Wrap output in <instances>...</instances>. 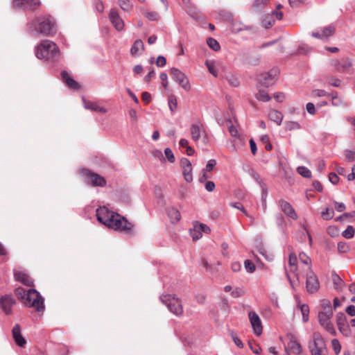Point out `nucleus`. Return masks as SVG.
<instances>
[{"label": "nucleus", "instance_id": "nucleus-4", "mask_svg": "<svg viewBox=\"0 0 355 355\" xmlns=\"http://www.w3.org/2000/svg\"><path fill=\"white\" fill-rule=\"evenodd\" d=\"M32 35L36 37L53 36L57 32L55 24H32L29 28Z\"/></svg>", "mask_w": 355, "mask_h": 355}, {"label": "nucleus", "instance_id": "nucleus-26", "mask_svg": "<svg viewBox=\"0 0 355 355\" xmlns=\"http://www.w3.org/2000/svg\"><path fill=\"white\" fill-rule=\"evenodd\" d=\"M288 264L291 267V271L295 273V276L299 279V273L297 272V257L294 253H291L288 258Z\"/></svg>", "mask_w": 355, "mask_h": 355}, {"label": "nucleus", "instance_id": "nucleus-57", "mask_svg": "<svg viewBox=\"0 0 355 355\" xmlns=\"http://www.w3.org/2000/svg\"><path fill=\"white\" fill-rule=\"evenodd\" d=\"M327 232L331 237H335L338 235V229L335 226H329Z\"/></svg>", "mask_w": 355, "mask_h": 355}, {"label": "nucleus", "instance_id": "nucleus-11", "mask_svg": "<svg viewBox=\"0 0 355 355\" xmlns=\"http://www.w3.org/2000/svg\"><path fill=\"white\" fill-rule=\"evenodd\" d=\"M40 0H13L12 7L15 9L35 10L39 8Z\"/></svg>", "mask_w": 355, "mask_h": 355}, {"label": "nucleus", "instance_id": "nucleus-61", "mask_svg": "<svg viewBox=\"0 0 355 355\" xmlns=\"http://www.w3.org/2000/svg\"><path fill=\"white\" fill-rule=\"evenodd\" d=\"M231 31L234 33H237L242 31L243 28L241 26L242 24H231Z\"/></svg>", "mask_w": 355, "mask_h": 355}, {"label": "nucleus", "instance_id": "nucleus-34", "mask_svg": "<svg viewBox=\"0 0 355 355\" xmlns=\"http://www.w3.org/2000/svg\"><path fill=\"white\" fill-rule=\"evenodd\" d=\"M142 14L148 21H158L159 19V15L155 11L144 10Z\"/></svg>", "mask_w": 355, "mask_h": 355}, {"label": "nucleus", "instance_id": "nucleus-22", "mask_svg": "<svg viewBox=\"0 0 355 355\" xmlns=\"http://www.w3.org/2000/svg\"><path fill=\"white\" fill-rule=\"evenodd\" d=\"M295 299L297 301V306L300 308L302 315V320L304 322H307L309 319V307L306 304H301L298 297H295Z\"/></svg>", "mask_w": 355, "mask_h": 355}, {"label": "nucleus", "instance_id": "nucleus-32", "mask_svg": "<svg viewBox=\"0 0 355 355\" xmlns=\"http://www.w3.org/2000/svg\"><path fill=\"white\" fill-rule=\"evenodd\" d=\"M200 226L198 225V222L193 223V227L190 230V235L193 240H198L202 237V233L200 230Z\"/></svg>", "mask_w": 355, "mask_h": 355}, {"label": "nucleus", "instance_id": "nucleus-43", "mask_svg": "<svg viewBox=\"0 0 355 355\" xmlns=\"http://www.w3.org/2000/svg\"><path fill=\"white\" fill-rule=\"evenodd\" d=\"M337 326H344L346 324V316L343 313H338L336 315Z\"/></svg>", "mask_w": 355, "mask_h": 355}, {"label": "nucleus", "instance_id": "nucleus-51", "mask_svg": "<svg viewBox=\"0 0 355 355\" xmlns=\"http://www.w3.org/2000/svg\"><path fill=\"white\" fill-rule=\"evenodd\" d=\"M164 153H165V155L167 157L168 160L171 163H173L175 162V157H174V155H173L172 150H171V148H165Z\"/></svg>", "mask_w": 355, "mask_h": 355}, {"label": "nucleus", "instance_id": "nucleus-41", "mask_svg": "<svg viewBox=\"0 0 355 355\" xmlns=\"http://www.w3.org/2000/svg\"><path fill=\"white\" fill-rule=\"evenodd\" d=\"M334 216V211L332 209L326 208L321 213V216L324 220H328L331 219Z\"/></svg>", "mask_w": 355, "mask_h": 355}, {"label": "nucleus", "instance_id": "nucleus-14", "mask_svg": "<svg viewBox=\"0 0 355 355\" xmlns=\"http://www.w3.org/2000/svg\"><path fill=\"white\" fill-rule=\"evenodd\" d=\"M16 301L11 295H6L1 297V307L6 315L12 313V308L15 304Z\"/></svg>", "mask_w": 355, "mask_h": 355}, {"label": "nucleus", "instance_id": "nucleus-27", "mask_svg": "<svg viewBox=\"0 0 355 355\" xmlns=\"http://www.w3.org/2000/svg\"><path fill=\"white\" fill-rule=\"evenodd\" d=\"M191 134L194 141H198L201 136V128L199 123H193L191 127Z\"/></svg>", "mask_w": 355, "mask_h": 355}, {"label": "nucleus", "instance_id": "nucleus-12", "mask_svg": "<svg viewBox=\"0 0 355 355\" xmlns=\"http://www.w3.org/2000/svg\"><path fill=\"white\" fill-rule=\"evenodd\" d=\"M331 65L338 72H349L353 64L349 58H343L340 60H333Z\"/></svg>", "mask_w": 355, "mask_h": 355}, {"label": "nucleus", "instance_id": "nucleus-54", "mask_svg": "<svg viewBox=\"0 0 355 355\" xmlns=\"http://www.w3.org/2000/svg\"><path fill=\"white\" fill-rule=\"evenodd\" d=\"M286 128L288 130H298L300 128V125L299 123L295 121H290L286 123Z\"/></svg>", "mask_w": 355, "mask_h": 355}, {"label": "nucleus", "instance_id": "nucleus-35", "mask_svg": "<svg viewBox=\"0 0 355 355\" xmlns=\"http://www.w3.org/2000/svg\"><path fill=\"white\" fill-rule=\"evenodd\" d=\"M255 96L258 101L263 102L269 101L270 99L269 94L265 90H262L261 89H259V91L256 94Z\"/></svg>", "mask_w": 355, "mask_h": 355}, {"label": "nucleus", "instance_id": "nucleus-10", "mask_svg": "<svg viewBox=\"0 0 355 355\" xmlns=\"http://www.w3.org/2000/svg\"><path fill=\"white\" fill-rule=\"evenodd\" d=\"M333 314V311L328 313L319 311L318 318L320 324L331 334L334 335L336 331L331 320Z\"/></svg>", "mask_w": 355, "mask_h": 355}, {"label": "nucleus", "instance_id": "nucleus-7", "mask_svg": "<svg viewBox=\"0 0 355 355\" xmlns=\"http://www.w3.org/2000/svg\"><path fill=\"white\" fill-rule=\"evenodd\" d=\"M279 69H272L268 72H264L257 76L258 82L264 87H269L275 84L279 75Z\"/></svg>", "mask_w": 355, "mask_h": 355}, {"label": "nucleus", "instance_id": "nucleus-3", "mask_svg": "<svg viewBox=\"0 0 355 355\" xmlns=\"http://www.w3.org/2000/svg\"><path fill=\"white\" fill-rule=\"evenodd\" d=\"M26 297L24 304L29 306L35 309L38 312L43 311L44 309V298L41 296L39 292L35 289L31 288L24 292L23 297Z\"/></svg>", "mask_w": 355, "mask_h": 355}, {"label": "nucleus", "instance_id": "nucleus-16", "mask_svg": "<svg viewBox=\"0 0 355 355\" xmlns=\"http://www.w3.org/2000/svg\"><path fill=\"white\" fill-rule=\"evenodd\" d=\"M335 31V28L333 26L329 25L320 31H317L312 32L311 35L313 37L320 39V40H324L327 39L329 37L331 36Z\"/></svg>", "mask_w": 355, "mask_h": 355}, {"label": "nucleus", "instance_id": "nucleus-44", "mask_svg": "<svg viewBox=\"0 0 355 355\" xmlns=\"http://www.w3.org/2000/svg\"><path fill=\"white\" fill-rule=\"evenodd\" d=\"M270 0H255L253 3V7L256 9H261L264 8Z\"/></svg>", "mask_w": 355, "mask_h": 355}, {"label": "nucleus", "instance_id": "nucleus-50", "mask_svg": "<svg viewBox=\"0 0 355 355\" xmlns=\"http://www.w3.org/2000/svg\"><path fill=\"white\" fill-rule=\"evenodd\" d=\"M230 335H231V337H232L234 343H235V345L238 347L242 348L243 347V344L240 338H239L233 331L230 332Z\"/></svg>", "mask_w": 355, "mask_h": 355}, {"label": "nucleus", "instance_id": "nucleus-31", "mask_svg": "<svg viewBox=\"0 0 355 355\" xmlns=\"http://www.w3.org/2000/svg\"><path fill=\"white\" fill-rule=\"evenodd\" d=\"M168 104L171 114H174L178 110L177 97L173 94L169 95L168 96Z\"/></svg>", "mask_w": 355, "mask_h": 355}, {"label": "nucleus", "instance_id": "nucleus-46", "mask_svg": "<svg viewBox=\"0 0 355 355\" xmlns=\"http://www.w3.org/2000/svg\"><path fill=\"white\" fill-rule=\"evenodd\" d=\"M337 249L340 253H346L349 251V247L345 242H339L337 245Z\"/></svg>", "mask_w": 355, "mask_h": 355}, {"label": "nucleus", "instance_id": "nucleus-45", "mask_svg": "<svg viewBox=\"0 0 355 355\" xmlns=\"http://www.w3.org/2000/svg\"><path fill=\"white\" fill-rule=\"evenodd\" d=\"M109 19L110 22H118L120 19L118 12L114 9H112L109 12Z\"/></svg>", "mask_w": 355, "mask_h": 355}, {"label": "nucleus", "instance_id": "nucleus-49", "mask_svg": "<svg viewBox=\"0 0 355 355\" xmlns=\"http://www.w3.org/2000/svg\"><path fill=\"white\" fill-rule=\"evenodd\" d=\"M312 51V48L306 44L300 46L298 53L306 55Z\"/></svg>", "mask_w": 355, "mask_h": 355}, {"label": "nucleus", "instance_id": "nucleus-62", "mask_svg": "<svg viewBox=\"0 0 355 355\" xmlns=\"http://www.w3.org/2000/svg\"><path fill=\"white\" fill-rule=\"evenodd\" d=\"M166 63V60L164 56L159 55L157 57L156 60V64L157 67H163L164 66H165Z\"/></svg>", "mask_w": 355, "mask_h": 355}, {"label": "nucleus", "instance_id": "nucleus-8", "mask_svg": "<svg viewBox=\"0 0 355 355\" xmlns=\"http://www.w3.org/2000/svg\"><path fill=\"white\" fill-rule=\"evenodd\" d=\"M170 74L173 79L178 83L185 91L189 92L191 89L189 80L184 73L178 68L173 67L170 70Z\"/></svg>", "mask_w": 355, "mask_h": 355}, {"label": "nucleus", "instance_id": "nucleus-38", "mask_svg": "<svg viewBox=\"0 0 355 355\" xmlns=\"http://www.w3.org/2000/svg\"><path fill=\"white\" fill-rule=\"evenodd\" d=\"M355 234V228L352 225H348L343 232L342 236L345 239H352Z\"/></svg>", "mask_w": 355, "mask_h": 355}, {"label": "nucleus", "instance_id": "nucleus-15", "mask_svg": "<svg viewBox=\"0 0 355 355\" xmlns=\"http://www.w3.org/2000/svg\"><path fill=\"white\" fill-rule=\"evenodd\" d=\"M248 316L254 333L257 336L261 335L263 331V328L259 315L255 312L250 311L248 313Z\"/></svg>", "mask_w": 355, "mask_h": 355}, {"label": "nucleus", "instance_id": "nucleus-24", "mask_svg": "<svg viewBox=\"0 0 355 355\" xmlns=\"http://www.w3.org/2000/svg\"><path fill=\"white\" fill-rule=\"evenodd\" d=\"M61 76L69 87L74 89L79 87L78 83L74 79L71 78L67 71H62Z\"/></svg>", "mask_w": 355, "mask_h": 355}, {"label": "nucleus", "instance_id": "nucleus-48", "mask_svg": "<svg viewBox=\"0 0 355 355\" xmlns=\"http://www.w3.org/2000/svg\"><path fill=\"white\" fill-rule=\"evenodd\" d=\"M331 345L334 352L338 354L340 352L341 345L337 339H333L331 340Z\"/></svg>", "mask_w": 355, "mask_h": 355}, {"label": "nucleus", "instance_id": "nucleus-56", "mask_svg": "<svg viewBox=\"0 0 355 355\" xmlns=\"http://www.w3.org/2000/svg\"><path fill=\"white\" fill-rule=\"evenodd\" d=\"M221 16H222L223 19L227 22L234 20V15L231 12H223L221 14Z\"/></svg>", "mask_w": 355, "mask_h": 355}, {"label": "nucleus", "instance_id": "nucleus-64", "mask_svg": "<svg viewBox=\"0 0 355 355\" xmlns=\"http://www.w3.org/2000/svg\"><path fill=\"white\" fill-rule=\"evenodd\" d=\"M205 187L207 191L211 192L214 191L216 186L214 182L207 181L205 182Z\"/></svg>", "mask_w": 355, "mask_h": 355}, {"label": "nucleus", "instance_id": "nucleus-13", "mask_svg": "<svg viewBox=\"0 0 355 355\" xmlns=\"http://www.w3.org/2000/svg\"><path fill=\"white\" fill-rule=\"evenodd\" d=\"M82 173L86 177L87 182L90 183L92 186L103 187L106 184L104 178L98 174L92 173L90 171L85 169L82 171Z\"/></svg>", "mask_w": 355, "mask_h": 355}, {"label": "nucleus", "instance_id": "nucleus-17", "mask_svg": "<svg viewBox=\"0 0 355 355\" xmlns=\"http://www.w3.org/2000/svg\"><path fill=\"white\" fill-rule=\"evenodd\" d=\"M279 205L281 207L282 211L289 218L297 220V214H296L295 209L293 208L292 205L287 201L284 200H280L279 201Z\"/></svg>", "mask_w": 355, "mask_h": 355}, {"label": "nucleus", "instance_id": "nucleus-42", "mask_svg": "<svg viewBox=\"0 0 355 355\" xmlns=\"http://www.w3.org/2000/svg\"><path fill=\"white\" fill-rule=\"evenodd\" d=\"M297 171L298 173L304 178H309L311 177V171L305 166H299L297 167Z\"/></svg>", "mask_w": 355, "mask_h": 355}, {"label": "nucleus", "instance_id": "nucleus-63", "mask_svg": "<svg viewBox=\"0 0 355 355\" xmlns=\"http://www.w3.org/2000/svg\"><path fill=\"white\" fill-rule=\"evenodd\" d=\"M94 6L96 10L99 12H102L104 10V5L101 0H95Z\"/></svg>", "mask_w": 355, "mask_h": 355}, {"label": "nucleus", "instance_id": "nucleus-37", "mask_svg": "<svg viewBox=\"0 0 355 355\" xmlns=\"http://www.w3.org/2000/svg\"><path fill=\"white\" fill-rule=\"evenodd\" d=\"M320 306L323 311L321 312L328 313L329 311H333L334 309L331 307V302L329 300L323 299L320 301Z\"/></svg>", "mask_w": 355, "mask_h": 355}, {"label": "nucleus", "instance_id": "nucleus-18", "mask_svg": "<svg viewBox=\"0 0 355 355\" xmlns=\"http://www.w3.org/2000/svg\"><path fill=\"white\" fill-rule=\"evenodd\" d=\"M21 331V329L20 325L19 324H16L12 329V335L15 343L19 347H22L26 345V340L23 337Z\"/></svg>", "mask_w": 355, "mask_h": 355}, {"label": "nucleus", "instance_id": "nucleus-23", "mask_svg": "<svg viewBox=\"0 0 355 355\" xmlns=\"http://www.w3.org/2000/svg\"><path fill=\"white\" fill-rule=\"evenodd\" d=\"M144 51V45L141 40H137L130 49L132 55L137 57Z\"/></svg>", "mask_w": 355, "mask_h": 355}, {"label": "nucleus", "instance_id": "nucleus-28", "mask_svg": "<svg viewBox=\"0 0 355 355\" xmlns=\"http://www.w3.org/2000/svg\"><path fill=\"white\" fill-rule=\"evenodd\" d=\"M268 117L271 121H275L278 125H281L283 120V114L282 112L275 110H271L269 112Z\"/></svg>", "mask_w": 355, "mask_h": 355}, {"label": "nucleus", "instance_id": "nucleus-53", "mask_svg": "<svg viewBox=\"0 0 355 355\" xmlns=\"http://www.w3.org/2000/svg\"><path fill=\"white\" fill-rule=\"evenodd\" d=\"M216 164V161L215 159H210L208 161L205 168L203 170L205 171V172H210L213 171Z\"/></svg>", "mask_w": 355, "mask_h": 355}, {"label": "nucleus", "instance_id": "nucleus-2", "mask_svg": "<svg viewBox=\"0 0 355 355\" xmlns=\"http://www.w3.org/2000/svg\"><path fill=\"white\" fill-rule=\"evenodd\" d=\"M35 53L37 58L51 62H55L60 58V49L55 43L44 40L35 49Z\"/></svg>", "mask_w": 355, "mask_h": 355}, {"label": "nucleus", "instance_id": "nucleus-40", "mask_svg": "<svg viewBox=\"0 0 355 355\" xmlns=\"http://www.w3.org/2000/svg\"><path fill=\"white\" fill-rule=\"evenodd\" d=\"M311 96L312 97H324V96H327V97H329L330 96V93L326 92L325 90L324 89H313L311 93Z\"/></svg>", "mask_w": 355, "mask_h": 355}, {"label": "nucleus", "instance_id": "nucleus-19", "mask_svg": "<svg viewBox=\"0 0 355 355\" xmlns=\"http://www.w3.org/2000/svg\"><path fill=\"white\" fill-rule=\"evenodd\" d=\"M14 276H15V279L17 282H21V284H23L27 286H33V280L26 273H25L22 271H15Z\"/></svg>", "mask_w": 355, "mask_h": 355}, {"label": "nucleus", "instance_id": "nucleus-60", "mask_svg": "<svg viewBox=\"0 0 355 355\" xmlns=\"http://www.w3.org/2000/svg\"><path fill=\"white\" fill-rule=\"evenodd\" d=\"M121 8L124 10H128L130 8V5L128 0H119Z\"/></svg>", "mask_w": 355, "mask_h": 355}, {"label": "nucleus", "instance_id": "nucleus-52", "mask_svg": "<svg viewBox=\"0 0 355 355\" xmlns=\"http://www.w3.org/2000/svg\"><path fill=\"white\" fill-rule=\"evenodd\" d=\"M345 155L349 162L355 161V150H345Z\"/></svg>", "mask_w": 355, "mask_h": 355}, {"label": "nucleus", "instance_id": "nucleus-25", "mask_svg": "<svg viewBox=\"0 0 355 355\" xmlns=\"http://www.w3.org/2000/svg\"><path fill=\"white\" fill-rule=\"evenodd\" d=\"M84 107L87 110H91L95 112H98L101 113H105L106 109L102 107H100L97 103L92 101H87L83 99Z\"/></svg>", "mask_w": 355, "mask_h": 355}, {"label": "nucleus", "instance_id": "nucleus-47", "mask_svg": "<svg viewBox=\"0 0 355 355\" xmlns=\"http://www.w3.org/2000/svg\"><path fill=\"white\" fill-rule=\"evenodd\" d=\"M244 266H245V270L248 272L252 273L255 270V266L250 260H248V259L245 260L244 261Z\"/></svg>", "mask_w": 355, "mask_h": 355}, {"label": "nucleus", "instance_id": "nucleus-33", "mask_svg": "<svg viewBox=\"0 0 355 355\" xmlns=\"http://www.w3.org/2000/svg\"><path fill=\"white\" fill-rule=\"evenodd\" d=\"M332 281L334 288L337 291H341L343 286V281L336 272L332 274Z\"/></svg>", "mask_w": 355, "mask_h": 355}, {"label": "nucleus", "instance_id": "nucleus-9", "mask_svg": "<svg viewBox=\"0 0 355 355\" xmlns=\"http://www.w3.org/2000/svg\"><path fill=\"white\" fill-rule=\"evenodd\" d=\"M320 285L317 275L310 270L306 275V288L309 293H315L320 289Z\"/></svg>", "mask_w": 355, "mask_h": 355}, {"label": "nucleus", "instance_id": "nucleus-30", "mask_svg": "<svg viewBox=\"0 0 355 355\" xmlns=\"http://www.w3.org/2000/svg\"><path fill=\"white\" fill-rule=\"evenodd\" d=\"M299 259L301 263L304 264L306 268V272L312 270L311 268V259L304 252H300L299 254Z\"/></svg>", "mask_w": 355, "mask_h": 355}, {"label": "nucleus", "instance_id": "nucleus-5", "mask_svg": "<svg viewBox=\"0 0 355 355\" xmlns=\"http://www.w3.org/2000/svg\"><path fill=\"white\" fill-rule=\"evenodd\" d=\"M160 300L175 315H180L183 313V308L180 300L171 295H165L160 297Z\"/></svg>", "mask_w": 355, "mask_h": 355}, {"label": "nucleus", "instance_id": "nucleus-1", "mask_svg": "<svg viewBox=\"0 0 355 355\" xmlns=\"http://www.w3.org/2000/svg\"><path fill=\"white\" fill-rule=\"evenodd\" d=\"M96 212L97 220L110 229L128 233L132 228V224L125 218L110 211L105 207L97 209Z\"/></svg>", "mask_w": 355, "mask_h": 355}, {"label": "nucleus", "instance_id": "nucleus-59", "mask_svg": "<svg viewBox=\"0 0 355 355\" xmlns=\"http://www.w3.org/2000/svg\"><path fill=\"white\" fill-rule=\"evenodd\" d=\"M160 79L162 80V85L166 89L168 87V81L167 74L162 72L159 75Z\"/></svg>", "mask_w": 355, "mask_h": 355}, {"label": "nucleus", "instance_id": "nucleus-6", "mask_svg": "<svg viewBox=\"0 0 355 355\" xmlns=\"http://www.w3.org/2000/svg\"><path fill=\"white\" fill-rule=\"evenodd\" d=\"M309 349L311 355H322L325 349V343L319 333H314L313 340L309 343Z\"/></svg>", "mask_w": 355, "mask_h": 355}, {"label": "nucleus", "instance_id": "nucleus-55", "mask_svg": "<svg viewBox=\"0 0 355 355\" xmlns=\"http://www.w3.org/2000/svg\"><path fill=\"white\" fill-rule=\"evenodd\" d=\"M243 294H244V291H243L242 288H236L234 289H232V293H231V295L235 298L239 297L242 296Z\"/></svg>", "mask_w": 355, "mask_h": 355}, {"label": "nucleus", "instance_id": "nucleus-36", "mask_svg": "<svg viewBox=\"0 0 355 355\" xmlns=\"http://www.w3.org/2000/svg\"><path fill=\"white\" fill-rule=\"evenodd\" d=\"M207 44L210 49H211L212 50H214L215 51H218L220 49L218 42L216 40H215L214 38H212V37L207 38Z\"/></svg>", "mask_w": 355, "mask_h": 355}, {"label": "nucleus", "instance_id": "nucleus-21", "mask_svg": "<svg viewBox=\"0 0 355 355\" xmlns=\"http://www.w3.org/2000/svg\"><path fill=\"white\" fill-rule=\"evenodd\" d=\"M331 99V105L335 107H347L348 106V103L347 101H344L340 96H338L336 92H332L330 93V96Z\"/></svg>", "mask_w": 355, "mask_h": 355}, {"label": "nucleus", "instance_id": "nucleus-29", "mask_svg": "<svg viewBox=\"0 0 355 355\" xmlns=\"http://www.w3.org/2000/svg\"><path fill=\"white\" fill-rule=\"evenodd\" d=\"M167 213H168V217L170 218V219L173 223H175L178 222L181 218L180 213L179 212V211L177 209H175L174 207L168 208Z\"/></svg>", "mask_w": 355, "mask_h": 355}, {"label": "nucleus", "instance_id": "nucleus-20", "mask_svg": "<svg viewBox=\"0 0 355 355\" xmlns=\"http://www.w3.org/2000/svg\"><path fill=\"white\" fill-rule=\"evenodd\" d=\"M288 337L289 338V342L288 343V348L293 353L295 354H300L302 352V349L301 345L297 342L296 338L292 334H288Z\"/></svg>", "mask_w": 355, "mask_h": 355}, {"label": "nucleus", "instance_id": "nucleus-39", "mask_svg": "<svg viewBox=\"0 0 355 355\" xmlns=\"http://www.w3.org/2000/svg\"><path fill=\"white\" fill-rule=\"evenodd\" d=\"M182 171H183L182 173H183L184 180L187 182H192V180H193L192 166L182 168Z\"/></svg>", "mask_w": 355, "mask_h": 355}, {"label": "nucleus", "instance_id": "nucleus-58", "mask_svg": "<svg viewBox=\"0 0 355 355\" xmlns=\"http://www.w3.org/2000/svg\"><path fill=\"white\" fill-rule=\"evenodd\" d=\"M339 331L345 336H349L351 334V331L349 327L345 324L344 326L338 327Z\"/></svg>", "mask_w": 355, "mask_h": 355}]
</instances>
